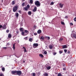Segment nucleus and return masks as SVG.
Listing matches in <instances>:
<instances>
[{
    "mask_svg": "<svg viewBox=\"0 0 76 76\" xmlns=\"http://www.w3.org/2000/svg\"><path fill=\"white\" fill-rule=\"evenodd\" d=\"M59 5L60 6V7H61V8H62L63 7V6H64V4L61 3H60Z\"/></svg>",
    "mask_w": 76,
    "mask_h": 76,
    "instance_id": "9",
    "label": "nucleus"
},
{
    "mask_svg": "<svg viewBox=\"0 0 76 76\" xmlns=\"http://www.w3.org/2000/svg\"><path fill=\"white\" fill-rule=\"evenodd\" d=\"M64 51L65 53H67V50L66 49H64Z\"/></svg>",
    "mask_w": 76,
    "mask_h": 76,
    "instance_id": "36",
    "label": "nucleus"
},
{
    "mask_svg": "<svg viewBox=\"0 0 76 76\" xmlns=\"http://www.w3.org/2000/svg\"><path fill=\"white\" fill-rule=\"evenodd\" d=\"M23 49H24V52H27V51H26V48H25V47H23Z\"/></svg>",
    "mask_w": 76,
    "mask_h": 76,
    "instance_id": "17",
    "label": "nucleus"
},
{
    "mask_svg": "<svg viewBox=\"0 0 76 76\" xmlns=\"http://www.w3.org/2000/svg\"><path fill=\"white\" fill-rule=\"evenodd\" d=\"M71 37L73 39H76V34H72Z\"/></svg>",
    "mask_w": 76,
    "mask_h": 76,
    "instance_id": "4",
    "label": "nucleus"
},
{
    "mask_svg": "<svg viewBox=\"0 0 76 76\" xmlns=\"http://www.w3.org/2000/svg\"><path fill=\"white\" fill-rule=\"evenodd\" d=\"M16 33L17 34H19V31H16Z\"/></svg>",
    "mask_w": 76,
    "mask_h": 76,
    "instance_id": "52",
    "label": "nucleus"
},
{
    "mask_svg": "<svg viewBox=\"0 0 76 76\" xmlns=\"http://www.w3.org/2000/svg\"><path fill=\"white\" fill-rule=\"evenodd\" d=\"M74 20L75 22H76V17H75L74 19Z\"/></svg>",
    "mask_w": 76,
    "mask_h": 76,
    "instance_id": "43",
    "label": "nucleus"
},
{
    "mask_svg": "<svg viewBox=\"0 0 76 76\" xmlns=\"http://www.w3.org/2000/svg\"><path fill=\"white\" fill-rule=\"evenodd\" d=\"M15 4V1H13L12 2V5H14Z\"/></svg>",
    "mask_w": 76,
    "mask_h": 76,
    "instance_id": "29",
    "label": "nucleus"
},
{
    "mask_svg": "<svg viewBox=\"0 0 76 76\" xmlns=\"http://www.w3.org/2000/svg\"><path fill=\"white\" fill-rule=\"evenodd\" d=\"M42 31L41 30H39L37 31V33L39 34H41L42 32Z\"/></svg>",
    "mask_w": 76,
    "mask_h": 76,
    "instance_id": "11",
    "label": "nucleus"
},
{
    "mask_svg": "<svg viewBox=\"0 0 76 76\" xmlns=\"http://www.w3.org/2000/svg\"><path fill=\"white\" fill-rule=\"evenodd\" d=\"M44 53L45 54H47V51H45L44 52Z\"/></svg>",
    "mask_w": 76,
    "mask_h": 76,
    "instance_id": "34",
    "label": "nucleus"
},
{
    "mask_svg": "<svg viewBox=\"0 0 76 76\" xmlns=\"http://www.w3.org/2000/svg\"><path fill=\"white\" fill-rule=\"evenodd\" d=\"M23 63H25V61H23Z\"/></svg>",
    "mask_w": 76,
    "mask_h": 76,
    "instance_id": "56",
    "label": "nucleus"
},
{
    "mask_svg": "<svg viewBox=\"0 0 76 76\" xmlns=\"http://www.w3.org/2000/svg\"><path fill=\"white\" fill-rule=\"evenodd\" d=\"M7 47H3V49H5V50L6 49H7Z\"/></svg>",
    "mask_w": 76,
    "mask_h": 76,
    "instance_id": "44",
    "label": "nucleus"
},
{
    "mask_svg": "<svg viewBox=\"0 0 76 76\" xmlns=\"http://www.w3.org/2000/svg\"><path fill=\"white\" fill-rule=\"evenodd\" d=\"M40 39H42V40L44 39V37H43V36H42L41 37Z\"/></svg>",
    "mask_w": 76,
    "mask_h": 76,
    "instance_id": "27",
    "label": "nucleus"
},
{
    "mask_svg": "<svg viewBox=\"0 0 76 76\" xmlns=\"http://www.w3.org/2000/svg\"><path fill=\"white\" fill-rule=\"evenodd\" d=\"M19 17V13H16V17Z\"/></svg>",
    "mask_w": 76,
    "mask_h": 76,
    "instance_id": "31",
    "label": "nucleus"
},
{
    "mask_svg": "<svg viewBox=\"0 0 76 76\" xmlns=\"http://www.w3.org/2000/svg\"><path fill=\"white\" fill-rule=\"evenodd\" d=\"M45 38H46L47 39L49 40L50 39V37H45Z\"/></svg>",
    "mask_w": 76,
    "mask_h": 76,
    "instance_id": "18",
    "label": "nucleus"
},
{
    "mask_svg": "<svg viewBox=\"0 0 76 76\" xmlns=\"http://www.w3.org/2000/svg\"><path fill=\"white\" fill-rule=\"evenodd\" d=\"M43 75L44 76H48V74L47 73H45L43 74Z\"/></svg>",
    "mask_w": 76,
    "mask_h": 76,
    "instance_id": "13",
    "label": "nucleus"
},
{
    "mask_svg": "<svg viewBox=\"0 0 76 76\" xmlns=\"http://www.w3.org/2000/svg\"><path fill=\"white\" fill-rule=\"evenodd\" d=\"M53 46L52 45H50L49 46V48L50 50H51V49L53 48Z\"/></svg>",
    "mask_w": 76,
    "mask_h": 76,
    "instance_id": "20",
    "label": "nucleus"
},
{
    "mask_svg": "<svg viewBox=\"0 0 76 76\" xmlns=\"http://www.w3.org/2000/svg\"><path fill=\"white\" fill-rule=\"evenodd\" d=\"M54 4V2H52L50 4V5H53V4Z\"/></svg>",
    "mask_w": 76,
    "mask_h": 76,
    "instance_id": "32",
    "label": "nucleus"
},
{
    "mask_svg": "<svg viewBox=\"0 0 76 76\" xmlns=\"http://www.w3.org/2000/svg\"><path fill=\"white\" fill-rule=\"evenodd\" d=\"M12 48H13L14 50L15 49V43L13 44Z\"/></svg>",
    "mask_w": 76,
    "mask_h": 76,
    "instance_id": "16",
    "label": "nucleus"
},
{
    "mask_svg": "<svg viewBox=\"0 0 76 76\" xmlns=\"http://www.w3.org/2000/svg\"><path fill=\"white\" fill-rule=\"evenodd\" d=\"M8 37L9 38H11L12 37V35H11V34H8Z\"/></svg>",
    "mask_w": 76,
    "mask_h": 76,
    "instance_id": "14",
    "label": "nucleus"
},
{
    "mask_svg": "<svg viewBox=\"0 0 76 76\" xmlns=\"http://www.w3.org/2000/svg\"><path fill=\"white\" fill-rule=\"evenodd\" d=\"M29 41L30 42H32V41H33V39L32 38H30L29 39Z\"/></svg>",
    "mask_w": 76,
    "mask_h": 76,
    "instance_id": "19",
    "label": "nucleus"
},
{
    "mask_svg": "<svg viewBox=\"0 0 76 76\" xmlns=\"http://www.w3.org/2000/svg\"><path fill=\"white\" fill-rule=\"evenodd\" d=\"M63 75H62L61 74V73H59L58 74L57 76H62Z\"/></svg>",
    "mask_w": 76,
    "mask_h": 76,
    "instance_id": "24",
    "label": "nucleus"
},
{
    "mask_svg": "<svg viewBox=\"0 0 76 76\" xmlns=\"http://www.w3.org/2000/svg\"><path fill=\"white\" fill-rule=\"evenodd\" d=\"M9 30H6V32L7 33H9Z\"/></svg>",
    "mask_w": 76,
    "mask_h": 76,
    "instance_id": "41",
    "label": "nucleus"
},
{
    "mask_svg": "<svg viewBox=\"0 0 76 76\" xmlns=\"http://www.w3.org/2000/svg\"><path fill=\"white\" fill-rule=\"evenodd\" d=\"M75 76H76V75Z\"/></svg>",
    "mask_w": 76,
    "mask_h": 76,
    "instance_id": "61",
    "label": "nucleus"
},
{
    "mask_svg": "<svg viewBox=\"0 0 76 76\" xmlns=\"http://www.w3.org/2000/svg\"><path fill=\"white\" fill-rule=\"evenodd\" d=\"M63 40V38H61L59 39V41L60 42H61Z\"/></svg>",
    "mask_w": 76,
    "mask_h": 76,
    "instance_id": "15",
    "label": "nucleus"
},
{
    "mask_svg": "<svg viewBox=\"0 0 76 76\" xmlns=\"http://www.w3.org/2000/svg\"><path fill=\"white\" fill-rule=\"evenodd\" d=\"M2 27L3 29H6V28H7L6 24H4Z\"/></svg>",
    "mask_w": 76,
    "mask_h": 76,
    "instance_id": "6",
    "label": "nucleus"
},
{
    "mask_svg": "<svg viewBox=\"0 0 76 76\" xmlns=\"http://www.w3.org/2000/svg\"><path fill=\"white\" fill-rule=\"evenodd\" d=\"M22 26V25H21V26Z\"/></svg>",
    "mask_w": 76,
    "mask_h": 76,
    "instance_id": "57",
    "label": "nucleus"
},
{
    "mask_svg": "<svg viewBox=\"0 0 76 76\" xmlns=\"http://www.w3.org/2000/svg\"><path fill=\"white\" fill-rule=\"evenodd\" d=\"M1 39L0 38V40Z\"/></svg>",
    "mask_w": 76,
    "mask_h": 76,
    "instance_id": "59",
    "label": "nucleus"
},
{
    "mask_svg": "<svg viewBox=\"0 0 76 76\" xmlns=\"http://www.w3.org/2000/svg\"><path fill=\"white\" fill-rule=\"evenodd\" d=\"M63 50H59V53L60 54H62L63 53Z\"/></svg>",
    "mask_w": 76,
    "mask_h": 76,
    "instance_id": "22",
    "label": "nucleus"
},
{
    "mask_svg": "<svg viewBox=\"0 0 76 76\" xmlns=\"http://www.w3.org/2000/svg\"><path fill=\"white\" fill-rule=\"evenodd\" d=\"M38 46V43H34L33 45V48H37Z\"/></svg>",
    "mask_w": 76,
    "mask_h": 76,
    "instance_id": "5",
    "label": "nucleus"
},
{
    "mask_svg": "<svg viewBox=\"0 0 76 76\" xmlns=\"http://www.w3.org/2000/svg\"><path fill=\"white\" fill-rule=\"evenodd\" d=\"M11 73L12 75H18V76H20L22 75V71L20 70H15L11 71Z\"/></svg>",
    "mask_w": 76,
    "mask_h": 76,
    "instance_id": "1",
    "label": "nucleus"
},
{
    "mask_svg": "<svg viewBox=\"0 0 76 76\" xmlns=\"http://www.w3.org/2000/svg\"><path fill=\"white\" fill-rule=\"evenodd\" d=\"M25 4L24 2L22 4V6H25Z\"/></svg>",
    "mask_w": 76,
    "mask_h": 76,
    "instance_id": "30",
    "label": "nucleus"
},
{
    "mask_svg": "<svg viewBox=\"0 0 76 76\" xmlns=\"http://www.w3.org/2000/svg\"><path fill=\"white\" fill-rule=\"evenodd\" d=\"M20 30L21 32H23L24 31V29L23 28H20Z\"/></svg>",
    "mask_w": 76,
    "mask_h": 76,
    "instance_id": "12",
    "label": "nucleus"
},
{
    "mask_svg": "<svg viewBox=\"0 0 76 76\" xmlns=\"http://www.w3.org/2000/svg\"><path fill=\"white\" fill-rule=\"evenodd\" d=\"M31 11L28 12V14H29V15H31Z\"/></svg>",
    "mask_w": 76,
    "mask_h": 76,
    "instance_id": "38",
    "label": "nucleus"
},
{
    "mask_svg": "<svg viewBox=\"0 0 76 76\" xmlns=\"http://www.w3.org/2000/svg\"><path fill=\"white\" fill-rule=\"evenodd\" d=\"M62 48L63 49H64V48H67V47L66 45H65L63 46Z\"/></svg>",
    "mask_w": 76,
    "mask_h": 76,
    "instance_id": "10",
    "label": "nucleus"
},
{
    "mask_svg": "<svg viewBox=\"0 0 76 76\" xmlns=\"http://www.w3.org/2000/svg\"><path fill=\"white\" fill-rule=\"evenodd\" d=\"M24 9L25 10H26V11H27V10H28V8H27V7H25L24 8Z\"/></svg>",
    "mask_w": 76,
    "mask_h": 76,
    "instance_id": "25",
    "label": "nucleus"
},
{
    "mask_svg": "<svg viewBox=\"0 0 76 76\" xmlns=\"http://www.w3.org/2000/svg\"><path fill=\"white\" fill-rule=\"evenodd\" d=\"M46 68L48 70H50V69H51V66H46Z\"/></svg>",
    "mask_w": 76,
    "mask_h": 76,
    "instance_id": "8",
    "label": "nucleus"
},
{
    "mask_svg": "<svg viewBox=\"0 0 76 76\" xmlns=\"http://www.w3.org/2000/svg\"><path fill=\"white\" fill-rule=\"evenodd\" d=\"M0 76H3V74H0Z\"/></svg>",
    "mask_w": 76,
    "mask_h": 76,
    "instance_id": "54",
    "label": "nucleus"
},
{
    "mask_svg": "<svg viewBox=\"0 0 76 76\" xmlns=\"http://www.w3.org/2000/svg\"><path fill=\"white\" fill-rule=\"evenodd\" d=\"M23 0V1H25V0Z\"/></svg>",
    "mask_w": 76,
    "mask_h": 76,
    "instance_id": "58",
    "label": "nucleus"
},
{
    "mask_svg": "<svg viewBox=\"0 0 76 76\" xmlns=\"http://www.w3.org/2000/svg\"><path fill=\"white\" fill-rule=\"evenodd\" d=\"M3 0H2L1 2L2 3H3Z\"/></svg>",
    "mask_w": 76,
    "mask_h": 76,
    "instance_id": "55",
    "label": "nucleus"
},
{
    "mask_svg": "<svg viewBox=\"0 0 76 76\" xmlns=\"http://www.w3.org/2000/svg\"><path fill=\"white\" fill-rule=\"evenodd\" d=\"M35 5L37 6V7H39L41 6V3L38 1H36L34 2Z\"/></svg>",
    "mask_w": 76,
    "mask_h": 76,
    "instance_id": "2",
    "label": "nucleus"
},
{
    "mask_svg": "<svg viewBox=\"0 0 76 76\" xmlns=\"http://www.w3.org/2000/svg\"><path fill=\"white\" fill-rule=\"evenodd\" d=\"M33 2H34V1H33V0H30V3L31 4H32L33 3Z\"/></svg>",
    "mask_w": 76,
    "mask_h": 76,
    "instance_id": "21",
    "label": "nucleus"
},
{
    "mask_svg": "<svg viewBox=\"0 0 76 76\" xmlns=\"http://www.w3.org/2000/svg\"><path fill=\"white\" fill-rule=\"evenodd\" d=\"M65 19H67L68 18V17L67 16H66L65 17Z\"/></svg>",
    "mask_w": 76,
    "mask_h": 76,
    "instance_id": "46",
    "label": "nucleus"
},
{
    "mask_svg": "<svg viewBox=\"0 0 76 76\" xmlns=\"http://www.w3.org/2000/svg\"><path fill=\"white\" fill-rule=\"evenodd\" d=\"M18 9V6H16L13 7V11L14 12H16V11H17Z\"/></svg>",
    "mask_w": 76,
    "mask_h": 76,
    "instance_id": "3",
    "label": "nucleus"
},
{
    "mask_svg": "<svg viewBox=\"0 0 76 76\" xmlns=\"http://www.w3.org/2000/svg\"><path fill=\"white\" fill-rule=\"evenodd\" d=\"M66 68H64L63 69V70H66Z\"/></svg>",
    "mask_w": 76,
    "mask_h": 76,
    "instance_id": "49",
    "label": "nucleus"
},
{
    "mask_svg": "<svg viewBox=\"0 0 76 76\" xmlns=\"http://www.w3.org/2000/svg\"><path fill=\"white\" fill-rule=\"evenodd\" d=\"M25 32L26 33H28V31L26 30H25Z\"/></svg>",
    "mask_w": 76,
    "mask_h": 76,
    "instance_id": "37",
    "label": "nucleus"
},
{
    "mask_svg": "<svg viewBox=\"0 0 76 76\" xmlns=\"http://www.w3.org/2000/svg\"><path fill=\"white\" fill-rule=\"evenodd\" d=\"M39 57H41L42 58H43V57H44L43 55H42V54H39Z\"/></svg>",
    "mask_w": 76,
    "mask_h": 76,
    "instance_id": "23",
    "label": "nucleus"
},
{
    "mask_svg": "<svg viewBox=\"0 0 76 76\" xmlns=\"http://www.w3.org/2000/svg\"><path fill=\"white\" fill-rule=\"evenodd\" d=\"M27 9H29L30 7V6H29V5L28 4L27 5V7H26Z\"/></svg>",
    "mask_w": 76,
    "mask_h": 76,
    "instance_id": "26",
    "label": "nucleus"
},
{
    "mask_svg": "<svg viewBox=\"0 0 76 76\" xmlns=\"http://www.w3.org/2000/svg\"><path fill=\"white\" fill-rule=\"evenodd\" d=\"M24 34H25V32H22L21 33V34L22 35H24Z\"/></svg>",
    "mask_w": 76,
    "mask_h": 76,
    "instance_id": "33",
    "label": "nucleus"
},
{
    "mask_svg": "<svg viewBox=\"0 0 76 76\" xmlns=\"http://www.w3.org/2000/svg\"><path fill=\"white\" fill-rule=\"evenodd\" d=\"M24 39L26 40H27V39H28V37H25L24 38Z\"/></svg>",
    "mask_w": 76,
    "mask_h": 76,
    "instance_id": "39",
    "label": "nucleus"
},
{
    "mask_svg": "<svg viewBox=\"0 0 76 76\" xmlns=\"http://www.w3.org/2000/svg\"><path fill=\"white\" fill-rule=\"evenodd\" d=\"M37 7H35L34 9L33 10V11L34 12H36V11H37Z\"/></svg>",
    "mask_w": 76,
    "mask_h": 76,
    "instance_id": "7",
    "label": "nucleus"
},
{
    "mask_svg": "<svg viewBox=\"0 0 76 76\" xmlns=\"http://www.w3.org/2000/svg\"><path fill=\"white\" fill-rule=\"evenodd\" d=\"M1 69L2 71H3V72H4V70H5V69L4 67L2 68Z\"/></svg>",
    "mask_w": 76,
    "mask_h": 76,
    "instance_id": "28",
    "label": "nucleus"
},
{
    "mask_svg": "<svg viewBox=\"0 0 76 76\" xmlns=\"http://www.w3.org/2000/svg\"><path fill=\"white\" fill-rule=\"evenodd\" d=\"M2 27H3V26H2L1 25H0V29Z\"/></svg>",
    "mask_w": 76,
    "mask_h": 76,
    "instance_id": "48",
    "label": "nucleus"
},
{
    "mask_svg": "<svg viewBox=\"0 0 76 76\" xmlns=\"http://www.w3.org/2000/svg\"><path fill=\"white\" fill-rule=\"evenodd\" d=\"M35 26H34V27H35Z\"/></svg>",
    "mask_w": 76,
    "mask_h": 76,
    "instance_id": "60",
    "label": "nucleus"
},
{
    "mask_svg": "<svg viewBox=\"0 0 76 76\" xmlns=\"http://www.w3.org/2000/svg\"><path fill=\"white\" fill-rule=\"evenodd\" d=\"M67 53H68V54H69V53H70V51H67Z\"/></svg>",
    "mask_w": 76,
    "mask_h": 76,
    "instance_id": "53",
    "label": "nucleus"
},
{
    "mask_svg": "<svg viewBox=\"0 0 76 76\" xmlns=\"http://www.w3.org/2000/svg\"><path fill=\"white\" fill-rule=\"evenodd\" d=\"M33 76H35V73H33L32 75Z\"/></svg>",
    "mask_w": 76,
    "mask_h": 76,
    "instance_id": "45",
    "label": "nucleus"
},
{
    "mask_svg": "<svg viewBox=\"0 0 76 76\" xmlns=\"http://www.w3.org/2000/svg\"><path fill=\"white\" fill-rule=\"evenodd\" d=\"M63 67H66V66L65 65V64H64L63 65Z\"/></svg>",
    "mask_w": 76,
    "mask_h": 76,
    "instance_id": "50",
    "label": "nucleus"
},
{
    "mask_svg": "<svg viewBox=\"0 0 76 76\" xmlns=\"http://www.w3.org/2000/svg\"><path fill=\"white\" fill-rule=\"evenodd\" d=\"M61 24L62 25H65L64 23V22H62V21L61 22Z\"/></svg>",
    "mask_w": 76,
    "mask_h": 76,
    "instance_id": "35",
    "label": "nucleus"
},
{
    "mask_svg": "<svg viewBox=\"0 0 76 76\" xmlns=\"http://www.w3.org/2000/svg\"><path fill=\"white\" fill-rule=\"evenodd\" d=\"M70 24L72 25V26L73 25V24L72 23H70Z\"/></svg>",
    "mask_w": 76,
    "mask_h": 76,
    "instance_id": "42",
    "label": "nucleus"
},
{
    "mask_svg": "<svg viewBox=\"0 0 76 76\" xmlns=\"http://www.w3.org/2000/svg\"><path fill=\"white\" fill-rule=\"evenodd\" d=\"M56 54H57V53H56V52H54L53 53V55L54 56H55V55H56Z\"/></svg>",
    "mask_w": 76,
    "mask_h": 76,
    "instance_id": "40",
    "label": "nucleus"
},
{
    "mask_svg": "<svg viewBox=\"0 0 76 76\" xmlns=\"http://www.w3.org/2000/svg\"><path fill=\"white\" fill-rule=\"evenodd\" d=\"M18 12L19 13H20V14H21V11H20V10H19L18 11Z\"/></svg>",
    "mask_w": 76,
    "mask_h": 76,
    "instance_id": "47",
    "label": "nucleus"
},
{
    "mask_svg": "<svg viewBox=\"0 0 76 76\" xmlns=\"http://www.w3.org/2000/svg\"><path fill=\"white\" fill-rule=\"evenodd\" d=\"M34 35H37V33H34Z\"/></svg>",
    "mask_w": 76,
    "mask_h": 76,
    "instance_id": "51",
    "label": "nucleus"
}]
</instances>
